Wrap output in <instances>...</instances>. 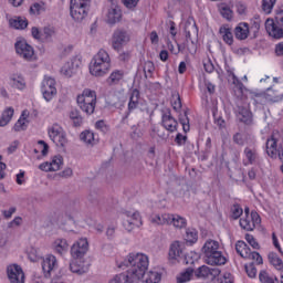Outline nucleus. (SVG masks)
Listing matches in <instances>:
<instances>
[{
	"label": "nucleus",
	"mask_w": 283,
	"mask_h": 283,
	"mask_svg": "<svg viewBox=\"0 0 283 283\" xmlns=\"http://www.w3.org/2000/svg\"><path fill=\"white\" fill-rule=\"evenodd\" d=\"M220 14L223 19H227V21H231V19H233V11L229 7H221Z\"/></svg>",
	"instance_id": "obj_49"
},
{
	"label": "nucleus",
	"mask_w": 283,
	"mask_h": 283,
	"mask_svg": "<svg viewBox=\"0 0 283 283\" xmlns=\"http://www.w3.org/2000/svg\"><path fill=\"white\" fill-rule=\"evenodd\" d=\"M78 67H81V60H78L77 57H73L70 62H66L62 66L61 74L63 76H66V78H70L72 74H74V72L78 70Z\"/></svg>",
	"instance_id": "obj_19"
},
{
	"label": "nucleus",
	"mask_w": 283,
	"mask_h": 283,
	"mask_svg": "<svg viewBox=\"0 0 283 283\" xmlns=\"http://www.w3.org/2000/svg\"><path fill=\"white\" fill-rule=\"evenodd\" d=\"M49 137L56 147H65L67 145V135L61 125L53 124L49 127Z\"/></svg>",
	"instance_id": "obj_5"
},
{
	"label": "nucleus",
	"mask_w": 283,
	"mask_h": 283,
	"mask_svg": "<svg viewBox=\"0 0 283 283\" xmlns=\"http://www.w3.org/2000/svg\"><path fill=\"white\" fill-rule=\"evenodd\" d=\"M111 63L109 53L102 49L92 59L90 73L92 76H105V74L109 72Z\"/></svg>",
	"instance_id": "obj_2"
},
{
	"label": "nucleus",
	"mask_w": 283,
	"mask_h": 283,
	"mask_svg": "<svg viewBox=\"0 0 283 283\" xmlns=\"http://www.w3.org/2000/svg\"><path fill=\"white\" fill-rule=\"evenodd\" d=\"M179 123L182 125L185 133L189 132L190 126H189V117H187V113H185L184 115H180Z\"/></svg>",
	"instance_id": "obj_52"
},
{
	"label": "nucleus",
	"mask_w": 283,
	"mask_h": 283,
	"mask_svg": "<svg viewBox=\"0 0 283 283\" xmlns=\"http://www.w3.org/2000/svg\"><path fill=\"white\" fill-rule=\"evenodd\" d=\"M112 43L114 50H120L123 45L129 43V33L124 29L115 30L112 36Z\"/></svg>",
	"instance_id": "obj_12"
},
{
	"label": "nucleus",
	"mask_w": 283,
	"mask_h": 283,
	"mask_svg": "<svg viewBox=\"0 0 283 283\" xmlns=\"http://www.w3.org/2000/svg\"><path fill=\"white\" fill-rule=\"evenodd\" d=\"M259 280L262 283H275L271 276H269V273L266 271H261L259 274Z\"/></svg>",
	"instance_id": "obj_55"
},
{
	"label": "nucleus",
	"mask_w": 283,
	"mask_h": 283,
	"mask_svg": "<svg viewBox=\"0 0 283 283\" xmlns=\"http://www.w3.org/2000/svg\"><path fill=\"white\" fill-rule=\"evenodd\" d=\"M42 94L43 98L46 99L48 103L56 96V81L52 77H45L42 82Z\"/></svg>",
	"instance_id": "obj_9"
},
{
	"label": "nucleus",
	"mask_w": 283,
	"mask_h": 283,
	"mask_svg": "<svg viewBox=\"0 0 283 283\" xmlns=\"http://www.w3.org/2000/svg\"><path fill=\"white\" fill-rule=\"evenodd\" d=\"M237 253L242 256L244 260L249 258V253H251V248L244 241H238L235 243Z\"/></svg>",
	"instance_id": "obj_27"
},
{
	"label": "nucleus",
	"mask_w": 283,
	"mask_h": 283,
	"mask_svg": "<svg viewBox=\"0 0 283 283\" xmlns=\"http://www.w3.org/2000/svg\"><path fill=\"white\" fill-rule=\"evenodd\" d=\"M138 105H140V91H138V88H135L130 92L128 112L126 113L125 118H128L129 114H132L134 109H138Z\"/></svg>",
	"instance_id": "obj_21"
},
{
	"label": "nucleus",
	"mask_w": 283,
	"mask_h": 283,
	"mask_svg": "<svg viewBox=\"0 0 283 283\" xmlns=\"http://www.w3.org/2000/svg\"><path fill=\"white\" fill-rule=\"evenodd\" d=\"M245 260H254V262H256V264H263L264 261L262 260V255H260L259 252L253 251L248 254V258H245Z\"/></svg>",
	"instance_id": "obj_50"
},
{
	"label": "nucleus",
	"mask_w": 283,
	"mask_h": 283,
	"mask_svg": "<svg viewBox=\"0 0 283 283\" xmlns=\"http://www.w3.org/2000/svg\"><path fill=\"white\" fill-rule=\"evenodd\" d=\"M243 154L248 160V165H255L258 163L259 156L255 148L245 147Z\"/></svg>",
	"instance_id": "obj_28"
},
{
	"label": "nucleus",
	"mask_w": 283,
	"mask_h": 283,
	"mask_svg": "<svg viewBox=\"0 0 283 283\" xmlns=\"http://www.w3.org/2000/svg\"><path fill=\"white\" fill-rule=\"evenodd\" d=\"M96 103V91L85 88L81 95L77 96V104Z\"/></svg>",
	"instance_id": "obj_23"
},
{
	"label": "nucleus",
	"mask_w": 283,
	"mask_h": 283,
	"mask_svg": "<svg viewBox=\"0 0 283 283\" xmlns=\"http://www.w3.org/2000/svg\"><path fill=\"white\" fill-rule=\"evenodd\" d=\"M237 118L244 125H253V113L249 109L248 105H237Z\"/></svg>",
	"instance_id": "obj_16"
},
{
	"label": "nucleus",
	"mask_w": 283,
	"mask_h": 283,
	"mask_svg": "<svg viewBox=\"0 0 283 283\" xmlns=\"http://www.w3.org/2000/svg\"><path fill=\"white\" fill-rule=\"evenodd\" d=\"M219 33L221 34L224 43L227 45H233V33L231 32V29L228 27H221L219 29Z\"/></svg>",
	"instance_id": "obj_29"
},
{
	"label": "nucleus",
	"mask_w": 283,
	"mask_h": 283,
	"mask_svg": "<svg viewBox=\"0 0 283 283\" xmlns=\"http://www.w3.org/2000/svg\"><path fill=\"white\" fill-rule=\"evenodd\" d=\"M7 275L10 283H25V273L19 264H11L7 268Z\"/></svg>",
	"instance_id": "obj_8"
},
{
	"label": "nucleus",
	"mask_w": 283,
	"mask_h": 283,
	"mask_svg": "<svg viewBox=\"0 0 283 283\" xmlns=\"http://www.w3.org/2000/svg\"><path fill=\"white\" fill-rule=\"evenodd\" d=\"M70 269L72 273H76L77 275H83V273H87V266L83 259H73L70 263Z\"/></svg>",
	"instance_id": "obj_25"
},
{
	"label": "nucleus",
	"mask_w": 283,
	"mask_h": 283,
	"mask_svg": "<svg viewBox=\"0 0 283 283\" xmlns=\"http://www.w3.org/2000/svg\"><path fill=\"white\" fill-rule=\"evenodd\" d=\"M12 116H14V108L8 107L4 109L0 117V127H6V125L12 120Z\"/></svg>",
	"instance_id": "obj_30"
},
{
	"label": "nucleus",
	"mask_w": 283,
	"mask_h": 283,
	"mask_svg": "<svg viewBox=\"0 0 283 283\" xmlns=\"http://www.w3.org/2000/svg\"><path fill=\"white\" fill-rule=\"evenodd\" d=\"M70 118L73 120L75 127H81L83 118L81 117V113L77 109L71 111Z\"/></svg>",
	"instance_id": "obj_46"
},
{
	"label": "nucleus",
	"mask_w": 283,
	"mask_h": 283,
	"mask_svg": "<svg viewBox=\"0 0 283 283\" xmlns=\"http://www.w3.org/2000/svg\"><path fill=\"white\" fill-rule=\"evenodd\" d=\"M154 70H156V66H154V62L151 61H146L144 63V74L145 78H151L154 74Z\"/></svg>",
	"instance_id": "obj_42"
},
{
	"label": "nucleus",
	"mask_w": 283,
	"mask_h": 283,
	"mask_svg": "<svg viewBox=\"0 0 283 283\" xmlns=\"http://www.w3.org/2000/svg\"><path fill=\"white\" fill-rule=\"evenodd\" d=\"M232 140L233 143H235V145H239L240 147L244 146V138L240 133L234 134Z\"/></svg>",
	"instance_id": "obj_59"
},
{
	"label": "nucleus",
	"mask_w": 283,
	"mask_h": 283,
	"mask_svg": "<svg viewBox=\"0 0 283 283\" xmlns=\"http://www.w3.org/2000/svg\"><path fill=\"white\" fill-rule=\"evenodd\" d=\"M262 223V219L256 211H252L250 216L240 219V227L244 229V231H253L255 227H260Z\"/></svg>",
	"instance_id": "obj_7"
},
{
	"label": "nucleus",
	"mask_w": 283,
	"mask_h": 283,
	"mask_svg": "<svg viewBox=\"0 0 283 283\" xmlns=\"http://www.w3.org/2000/svg\"><path fill=\"white\" fill-rule=\"evenodd\" d=\"M28 119L25 118V112L22 113L21 117L18 119V122L14 124V132H24V129H28Z\"/></svg>",
	"instance_id": "obj_35"
},
{
	"label": "nucleus",
	"mask_w": 283,
	"mask_h": 283,
	"mask_svg": "<svg viewBox=\"0 0 283 283\" xmlns=\"http://www.w3.org/2000/svg\"><path fill=\"white\" fill-rule=\"evenodd\" d=\"M109 283H136L134 279L129 276V273L126 272V274H117L113 280L109 281Z\"/></svg>",
	"instance_id": "obj_34"
},
{
	"label": "nucleus",
	"mask_w": 283,
	"mask_h": 283,
	"mask_svg": "<svg viewBox=\"0 0 283 283\" xmlns=\"http://www.w3.org/2000/svg\"><path fill=\"white\" fill-rule=\"evenodd\" d=\"M231 212H232L233 220H238V218H240V216H242L243 210H242V207H240V205L235 203L232 206Z\"/></svg>",
	"instance_id": "obj_51"
},
{
	"label": "nucleus",
	"mask_w": 283,
	"mask_h": 283,
	"mask_svg": "<svg viewBox=\"0 0 283 283\" xmlns=\"http://www.w3.org/2000/svg\"><path fill=\"white\" fill-rule=\"evenodd\" d=\"M111 83H118V81L123 80V72L122 71H114L111 76L108 77Z\"/></svg>",
	"instance_id": "obj_54"
},
{
	"label": "nucleus",
	"mask_w": 283,
	"mask_h": 283,
	"mask_svg": "<svg viewBox=\"0 0 283 283\" xmlns=\"http://www.w3.org/2000/svg\"><path fill=\"white\" fill-rule=\"evenodd\" d=\"M54 244H55V251L59 253V255H63L64 253H67L70 249V244L65 239H57L55 240Z\"/></svg>",
	"instance_id": "obj_31"
},
{
	"label": "nucleus",
	"mask_w": 283,
	"mask_h": 283,
	"mask_svg": "<svg viewBox=\"0 0 283 283\" xmlns=\"http://www.w3.org/2000/svg\"><path fill=\"white\" fill-rule=\"evenodd\" d=\"M205 71L208 72V74H211V72H213L216 70V66H213V62L211 60H208L205 64H203Z\"/></svg>",
	"instance_id": "obj_62"
},
{
	"label": "nucleus",
	"mask_w": 283,
	"mask_h": 283,
	"mask_svg": "<svg viewBox=\"0 0 283 283\" xmlns=\"http://www.w3.org/2000/svg\"><path fill=\"white\" fill-rule=\"evenodd\" d=\"M260 18H254V20H252L250 32H253L254 36L260 32Z\"/></svg>",
	"instance_id": "obj_53"
},
{
	"label": "nucleus",
	"mask_w": 283,
	"mask_h": 283,
	"mask_svg": "<svg viewBox=\"0 0 283 283\" xmlns=\"http://www.w3.org/2000/svg\"><path fill=\"white\" fill-rule=\"evenodd\" d=\"M210 273H211V268L207 265H202L195 271L196 277H209Z\"/></svg>",
	"instance_id": "obj_45"
},
{
	"label": "nucleus",
	"mask_w": 283,
	"mask_h": 283,
	"mask_svg": "<svg viewBox=\"0 0 283 283\" xmlns=\"http://www.w3.org/2000/svg\"><path fill=\"white\" fill-rule=\"evenodd\" d=\"M92 0H71L70 13L74 21L81 22L90 12Z\"/></svg>",
	"instance_id": "obj_3"
},
{
	"label": "nucleus",
	"mask_w": 283,
	"mask_h": 283,
	"mask_svg": "<svg viewBox=\"0 0 283 283\" xmlns=\"http://www.w3.org/2000/svg\"><path fill=\"white\" fill-rule=\"evenodd\" d=\"M185 240L186 242H189V244H196V242H198V230L193 228H188L186 230Z\"/></svg>",
	"instance_id": "obj_33"
},
{
	"label": "nucleus",
	"mask_w": 283,
	"mask_h": 283,
	"mask_svg": "<svg viewBox=\"0 0 283 283\" xmlns=\"http://www.w3.org/2000/svg\"><path fill=\"white\" fill-rule=\"evenodd\" d=\"M172 108L175 112L182 108V101L180 99V94L176 95V99L172 102Z\"/></svg>",
	"instance_id": "obj_60"
},
{
	"label": "nucleus",
	"mask_w": 283,
	"mask_h": 283,
	"mask_svg": "<svg viewBox=\"0 0 283 283\" xmlns=\"http://www.w3.org/2000/svg\"><path fill=\"white\" fill-rule=\"evenodd\" d=\"M96 129H99V132H103V134H106L107 132V125H105L104 120H98L95 124Z\"/></svg>",
	"instance_id": "obj_63"
},
{
	"label": "nucleus",
	"mask_w": 283,
	"mask_h": 283,
	"mask_svg": "<svg viewBox=\"0 0 283 283\" xmlns=\"http://www.w3.org/2000/svg\"><path fill=\"white\" fill-rule=\"evenodd\" d=\"M15 52L25 61H32L34 56V49L25 41L15 42Z\"/></svg>",
	"instance_id": "obj_13"
},
{
	"label": "nucleus",
	"mask_w": 283,
	"mask_h": 283,
	"mask_svg": "<svg viewBox=\"0 0 283 283\" xmlns=\"http://www.w3.org/2000/svg\"><path fill=\"white\" fill-rule=\"evenodd\" d=\"M88 249L90 243L87 242V239H80L76 243L72 245L71 255L73 259L83 260Z\"/></svg>",
	"instance_id": "obj_11"
},
{
	"label": "nucleus",
	"mask_w": 283,
	"mask_h": 283,
	"mask_svg": "<svg viewBox=\"0 0 283 283\" xmlns=\"http://www.w3.org/2000/svg\"><path fill=\"white\" fill-rule=\"evenodd\" d=\"M80 138H81V140H83V143H86V145H92V143H94V140H95L94 133H92L90 130H85V132L81 133Z\"/></svg>",
	"instance_id": "obj_47"
},
{
	"label": "nucleus",
	"mask_w": 283,
	"mask_h": 283,
	"mask_svg": "<svg viewBox=\"0 0 283 283\" xmlns=\"http://www.w3.org/2000/svg\"><path fill=\"white\" fill-rule=\"evenodd\" d=\"M193 275H196V271L193 270V268H188L184 273H181L180 277H177V282L178 283L189 282V280H191Z\"/></svg>",
	"instance_id": "obj_37"
},
{
	"label": "nucleus",
	"mask_w": 283,
	"mask_h": 283,
	"mask_svg": "<svg viewBox=\"0 0 283 283\" xmlns=\"http://www.w3.org/2000/svg\"><path fill=\"white\" fill-rule=\"evenodd\" d=\"M59 263L56 262V256L49 254L42 261V270L45 277L52 275V271H56Z\"/></svg>",
	"instance_id": "obj_17"
},
{
	"label": "nucleus",
	"mask_w": 283,
	"mask_h": 283,
	"mask_svg": "<svg viewBox=\"0 0 283 283\" xmlns=\"http://www.w3.org/2000/svg\"><path fill=\"white\" fill-rule=\"evenodd\" d=\"M123 19V11L118 4H111L107 12V23L109 25H116Z\"/></svg>",
	"instance_id": "obj_18"
},
{
	"label": "nucleus",
	"mask_w": 283,
	"mask_h": 283,
	"mask_svg": "<svg viewBox=\"0 0 283 283\" xmlns=\"http://www.w3.org/2000/svg\"><path fill=\"white\" fill-rule=\"evenodd\" d=\"M168 258L172 262H182V264H185V244L179 241H174L170 244Z\"/></svg>",
	"instance_id": "obj_6"
},
{
	"label": "nucleus",
	"mask_w": 283,
	"mask_h": 283,
	"mask_svg": "<svg viewBox=\"0 0 283 283\" xmlns=\"http://www.w3.org/2000/svg\"><path fill=\"white\" fill-rule=\"evenodd\" d=\"M276 0H263L262 2V10L265 14H271L273 7L275 6Z\"/></svg>",
	"instance_id": "obj_48"
},
{
	"label": "nucleus",
	"mask_w": 283,
	"mask_h": 283,
	"mask_svg": "<svg viewBox=\"0 0 283 283\" xmlns=\"http://www.w3.org/2000/svg\"><path fill=\"white\" fill-rule=\"evenodd\" d=\"M139 1L140 0H122V3H124L125 8H127L128 10H134V8L138 6Z\"/></svg>",
	"instance_id": "obj_58"
},
{
	"label": "nucleus",
	"mask_w": 283,
	"mask_h": 283,
	"mask_svg": "<svg viewBox=\"0 0 283 283\" xmlns=\"http://www.w3.org/2000/svg\"><path fill=\"white\" fill-rule=\"evenodd\" d=\"M123 266H130L127 270L129 277L138 283L142 277H145V272L149 268V258L144 253H130L127 259L119 264V269H123Z\"/></svg>",
	"instance_id": "obj_1"
},
{
	"label": "nucleus",
	"mask_w": 283,
	"mask_h": 283,
	"mask_svg": "<svg viewBox=\"0 0 283 283\" xmlns=\"http://www.w3.org/2000/svg\"><path fill=\"white\" fill-rule=\"evenodd\" d=\"M205 262L210 266H223V264H227V256H224L222 251H219L210 254V256H207Z\"/></svg>",
	"instance_id": "obj_20"
},
{
	"label": "nucleus",
	"mask_w": 283,
	"mask_h": 283,
	"mask_svg": "<svg viewBox=\"0 0 283 283\" xmlns=\"http://www.w3.org/2000/svg\"><path fill=\"white\" fill-rule=\"evenodd\" d=\"M124 214L127 219L124 221V228L126 231L132 232L136 227H140L143 222L140 221V213L138 211L132 212V211H125Z\"/></svg>",
	"instance_id": "obj_14"
},
{
	"label": "nucleus",
	"mask_w": 283,
	"mask_h": 283,
	"mask_svg": "<svg viewBox=\"0 0 283 283\" xmlns=\"http://www.w3.org/2000/svg\"><path fill=\"white\" fill-rule=\"evenodd\" d=\"M161 280L160 273L158 272H149L145 280L142 283H159Z\"/></svg>",
	"instance_id": "obj_41"
},
{
	"label": "nucleus",
	"mask_w": 283,
	"mask_h": 283,
	"mask_svg": "<svg viewBox=\"0 0 283 283\" xmlns=\"http://www.w3.org/2000/svg\"><path fill=\"white\" fill-rule=\"evenodd\" d=\"M9 85L15 90H25V80L19 74H12L9 78Z\"/></svg>",
	"instance_id": "obj_26"
},
{
	"label": "nucleus",
	"mask_w": 283,
	"mask_h": 283,
	"mask_svg": "<svg viewBox=\"0 0 283 283\" xmlns=\"http://www.w3.org/2000/svg\"><path fill=\"white\" fill-rule=\"evenodd\" d=\"M163 112L161 115V125L167 132H170V134H174V132H178V120L174 118V115H171V109L166 108Z\"/></svg>",
	"instance_id": "obj_10"
},
{
	"label": "nucleus",
	"mask_w": 283,
	"mask_h": 283,
	"mask_svg": "<svg viewBox=\"0 0 283 283\" xmlns=\"http://www.w3.org/2000/svg\"><path fill=\"white\" fill-rule=\"evenodd\" d=\"M80 109H82V112H84V114H87V116H92V114H94V111L96 109V103H82V104H77Z\"/></svg>",
	"instance_id": "obj_40"
},
{
	"label": "nucleus",
	"mask_w": 283,
	"mask_h": 283,
	"mask_svg": "<svg viewBox=\"0 0 283 283\" xmlns=\"http://www.w3.org/2000/svg\"><path fill=\"white\" fill-rule=\"evenodd\" d=\"M176 214H161L164 224H172Z\"/></svg>",
	"instance_id": "obj_61"
},
{
	"label": "nucleus",
	"mask_w": 283,
	"mask_h": 283,
	"mask_svg": "<svg viewBox=\"0 0 283 283\" xmlns=\"http://www.w3.org/2000/svg\"><path fill=\"white\" fill-rule=\"evenodd\" d=\"M245 272L250 277H255L258 275V269H255V265L253 263L245 264Z\"/></svg>",
	"instance_id": "obj_56"
},
{
	"label": "nucleus",
	"mask_w": 283,
	"mask_h": 283,
	"mask_svg": "<svg viewBox=\"0 0 283 283\" xmlns=\"http://www.w3.org/2000/svg\"><path fill=\"white\" fill-rule=\"evenodd\" d=\"M276 56H283V41L275 45Z\"/></svg>",
	"instance_id": "obj_64"
},
{
	"label": "nucleus",
	"mask_w": 283,
	"mask_h": 283,
	"mask_svg": "<svg viewBox=\"0 0 283 283\" xmlns=\"http://www.w3.org/2000/svg\"><path fill=\"white\" fill-rule=\"evenodd\" d=\"M249 23L241 22L234 29L235 39H238L239 41H244L245 39H249Z\"/></svg>",
	"instance_id": "obj_24"
},
{
	"label": "nucleus",
	"mask_w": 283,
	"mask_h": 283,
	"mask_svg": "<svg viewBox=\"0 0 283 283\" xmlns=\"http://www.w3.org/2000/svg\"><path fill=\"white\" fill-rule=\"evenodd\" d=\"M43 12H45L44 2H35L30 7V14L39 17V14H43Z\"/></svg>",
	"instance_id": "obj_36"
},
{
	"label": "nucleus",
	"mask_w": 283,
	"mask_h": 283,
	"mask_svg": "<svg viewBox=\"0 0 283 283\" xmlns=\"http://www.w3.org/2000/svg\"><path fill=\"white\" fill-rule=\"evenodd\" d=\"M172 227H175L176 229H185V227H187V219L175 214L172 219Z\"/></svg>",
	"instance_id": "obj_44"
},
{
	"label": "nucleus",
	"mask_w": 283,
	"mask_h": 283,
	"mask_svg": "<svg viewBox=\"0 0 283 283\" xmlns=\"http://www.w3.org/2000/svg\"><path fill=\"white\" fill-rule=\"evenodd\" d=\"M220 251V243L216 240H208L202 247L205 259L218 253Z\"/></svg>",
	"instance_id": "obj_22"
},
{
	"label": "nucleus",
	"mask_w": 283,
	"mask_h": 283,
	"mask_svg": "<svg viewBox=\"0 0 283 283\" xmlns=\"http://www.w3.org/2000/svg\"><path fill=\"white\" fill-rule=\"evenodd\" d=\"M245 240L252 247V249H260V243L255 240V238L251 234H245Z\"/></svg>",
	"instance_id": "obj_57"
},
{
	"label": "nucleus",
	"mask_w": 283,
	"mask_h": 283,
	"mask_svg": "<svg viewBox=\"0 0 283 283\" xmlns=\"http://www.w3.org/2000/svg\"><path fill=\"white\" fill-rule=\"evenodd\" d=\"M185 32L187 43H189V41L191 42V46H189L188 50L191 54H196V42L198 41V27H196V24L186 25Z\"/></svg>",
	"instance_id": "obj_15"
},
{
	"label": "nucleus",
	"mask_w": 283,
	"mask_h": 283,
	"mask_svg": "<svg viewBox=\"0 0 283 283\" xmlns=\"http://www.w3.org/2000/svg\"><path fill=\"white\" fill-rule=\"evenodd\" d=\"M193 275H196V271L193 270V268H188L184 273H181L180 277H177V282L178 283L189 282V280H191Z\"/></svg>",
	"instance_id": "obj_38"
},
{
	"label": "nucleus",
	"mask_w": 283,
	"mask_h": 283,
	"mask_svg": "<svg viewBox=\"0 0 283 283\" xmlns=\"http://www.w3.org/2000/svg\"><path fill=\"white\" fill-rule=\"evenodd\" d=\"M52 171H59L63 166V157L61 155L53 157L50 161Z\"/></svg>",
	"instance_id": "obj_43"
},
{
	"label": "nucleus",
	"mask_w": 283,
	"mask_h": 283,
	"mask_svg": "<svg viewBox=\"0 0 283 283\" xmlns=\"http://www.w3.org/2000/svg\"><path fill=\"white\" fill-rule=\"evenodd\" d=\"M10 25L15 30H25V28H28V19L18 17L10 20Z\"/></svg>",
	"instance_id": "obj_32"
},
{
	"label": "nucleus",
	"mask_w": 283,
	"mask_h": 283,
	"mask_svg": "<svg viewBox=\"0 0 283 283\" xmlns=\"http://www.w3.org/2000/svg\"><path fill=\"white\" fill-rule=\"evenodd\" d=\"M265 30L273 39H283V10L276 13L275 19H266Z\"/></svg>",
	"instance_id": "obj_4"
},
{
	"label": "nucleus",
	"mask_w": 283,
	"mask_h": 283,
	"mask_svg": "<svg viewBox=\"0 0 283 283\" xmlns=\"http://www.w3.org/2000/svg\"><path fill=\"white\" fill-rule=\"evenodd\" d=\"M269 262L272 263L275 269L281 270L283 266V262L282 259H280V256H277V254L275 252H270L269 255Z\"/></svg>",
	"instance_id": "obj_39"
}]
</instances>
